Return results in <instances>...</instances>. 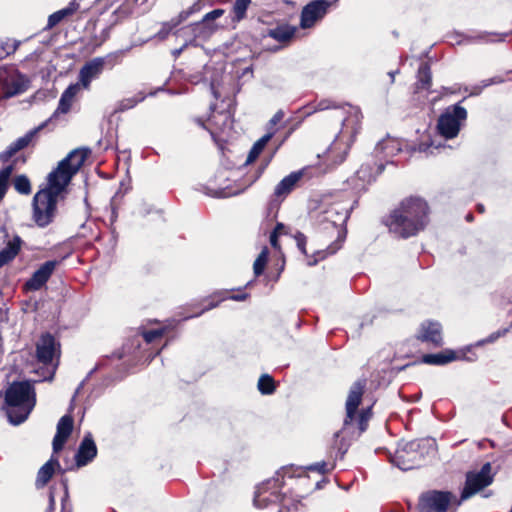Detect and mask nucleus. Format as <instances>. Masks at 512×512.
<instances>
[{
    "label": "nucleus",
    "instance_id": "obj_1",
    "mask_svg": "<svg viewBox=\"0 0 512 512\" xmlns=\"http://www.w3.org/2000/svg\"><path fill=\"white\" fill-rule=\"evenodd\" d=\"M367 385L365 378L355 381L348 392L345 403L346 415L341 430L334 434L333 449L337 450L336 458H343L352 440L357 439L366 431L372 416L371 407L358 412L359 405Z\"/></svg>",
    "mask_w": 512,
    "mask_h": 512
},
{
    "label": "nucleus",
    "instance_id": "obj_2",
    "mask_svg": "<svg viewBox=\"0 0 512 512\" xmlns=\"http://www.w3.org/2000/svg\"><path fill=\"white\" fill-rule=\"evenodd\" d=\"M428 223L429 206L419 197L403 200L386 222L390 232L404 239L415 236L424 230Z\"/></svg>",
    "mask_w": 512,
    "mask_h": 512
},
{
    "label": "nucleus",
    "instance_id": "obj_3",
    "mask_svg": "<svg viewBox=\"0 0 512 512\" xmlns=\"http://www.w3.org/2000/svg\"><path fill=\"white\" fill-rule=\"evenodd\" d=\"M42 381H14L6 389L4 403L7 406V416L10 423L19 425L23 423L36 404L34 383Z\"/></svg>",
    "mask_w": 512,
    "mask_h": 512
},
{
    "label": "nucleus",
    "instance_id": "obj_4",
    "mask_svg": "<svg viewBox=\"0 0 512 512\" xmlns=\"http://www.w3.org/2000/svg\"><path fill=\"white\" fill-rule=\"evenodd\" d=\"M435 452V446L427 439H416L399 446L389 461L400 470L420 467L425 459Z\"/></svg>",
    "mask_w": 512,
    "mask_h": 512
},
{
    "label": "nucleus",
    "instance_id": "obj_5",
    "mask_svg": "<svg viewBox=\"0 0 512 512\" xmlns=\"http://www.w3.org/2000/svg\"><path fill=\"white\" fill-rule=\"evenodd\" d=\"M88 152L89 150L87 149H74L71 151L58 163L57 168L48 174V185L52 188H57L58 191H63L84 164Z\"/></svg>",
    "mask_w": 512,
    "mask_h": 512
},
{
    "label": "nucleus",
    "instance_id": "obj_6",
    "mask_svg": "<svg viewBox=\"0 0 512 512\" xmlns=\"http://www.w3.org/2000/svg\"><path fill=\"white\" fill-rule=\"evenodd\" d=\"M59 348V343L56 342L54 336L50 333L41 335L36 343L37 361L44 365V367L35 371L41 377V380L52 381L54 378L57 364H53V360L55 357H59Z\"/></svg>",
    "mask_w": 512,
    "mask_h": 512
},
{
    "label": "nucleus",
    "instance_id": "obj_7",
    "mask_svg": "<svg viewBox=\"0 0 512 512\" xmlns=\"http://www.w3.org/2000/svg\"><path fill=\"white\" fill-rule=\"evenodd\" d=\"M61 192L49 185L48 188L42 189L34 195L33 220L39 227H46L52 222L56 211L57 197Z\"/></svg>",
    "mask_w": 512,
    "mask_h": 512
},
{
    "label": "nucleus",
    "instance_id": "obj_8",
    "mask_svg": "<svg viewBox=\"0 0 512 512\" xmlns=\"http://www.w3.org/2000/svg\"><path fill=\"white\" fill-rule=\"evenodd\" d=\"M348 218V209L340 203H334L318 213L317 223L320 229L335 232L337 234V241H343L345 237L343 226Z\"/></svg>",
    "mask_w": 512,
    "mask_h": 512
},
{
    "label": "nucleus",
    "instance_id": "obj_9",
    "mask_svg": "<svg viewBox=\"0 0 512 512\" xmlns=\"http://www.w3.org/2000/svg\"><path fill=\"white\" fill-rule=\"evenodd\" d=\"M30 81L14 66L0 67V95L11 98L27 91Z\"/></svg>",
    "mask_w": 512,
    "mask_h": 512
},
{
    "label": "nucleus",
    "instance_id": "obj_10",
    "mask_svg": "<svg viewBox=\"0 0 512 512\" xmlns=\"http://www.w3.org/2000/svg\"><path fill=\"white\" fill-rule=\"evenodd\" d=\"M466 119L467 110L460 103L449 106L440 115L437 122V130L445 139H453L458 135L461 124Z\"/></svg>",
    "mask_w": 512,
    "mask_h": 512
},
{
    "label": "nucleus",
    "instance_id": "obj_11",
    "mask_svg": "<svg viewBox=\"0 0 512 512\" xmlns=\"http://www.w3.org/2000/svg\"><path fill=\"white\" fill-rule=\"evenodd\" d=\"M283 486V482L280 481V473H277L276 477L263 482L257 487L254 496V505L257 508H266L271 504L281 503L283 507L286 497L280 493V489Z\"/></svg>",
    "mask_w": 512,
    "mask_h": 512
},
{
    "label": "nucleus",
    "instance_id": "obj_12",
    "mask_svg": "<svg viewBox=\"0 0 512 512\" xmlns=\"http://www.w3.org/2000/svg\"><path fill=\"white\" fill-rule=\"evenodd\" d=\"M455 496L449 491L429 490L423 492L418 499L419 512H447Z\"/></svg>",
    "mask_w": 512,
    "mask_h": 512
},
{
    "label": "nucleus",
    "instance_id": "obj_13",
    "mask_svg": "<svg viewBox=\"0 0 512 512\" xmlns=\"http://www.w3.org/2000/svg\"><path fill=\"white\" fill-rule=\"evenodd\" d=\"M491 463H485L478 472H469L466 475L464 488L461 492V501L489 486L493 481Z\"/></svg>",
    "mask_w": 512,
    "mask_h": 512
},
{
    "label": "nucleus",
    "instance_id": "obj_14",
    "mask_svg": "<svg viewBox=\"0 0 512 512\" xmlns=\"http://www.w3.org/2000/svg\"><path fill=\"white\" fill-rule=\"evenodd\" d=\"M330 6L331 2L328 0H313L306 4L301 11V28L308 29L313 27L318 21L325 17Z\"/></svg>",
    "mask_w": 512,
    "mask_h": 512
},
{
    "label": "nucleus",
    "instance_id": "obj_15",
    "mask_svg": "<svg viewBox=\"0 0 512 512\" xmlns=\"http://www.w3.org/2000/svg\"><path fill=\"white\" fill-rule=\"evenodd\" d=\"M59 261L49 260L40 265V267L25 282L24 288L27 291L40 290L50 279Z\"/></svg>",
    "mask_w": 512,
    "mask_h": 512
},
{
    "label": "nucleus",
    "instance_id": "obj_16",
    "mask_svg": "<svg viewBox=\"0 0 512 512\" xmlns=\"http://www.w3.org/2000/svg\"><path fill=\"white\" fill-rule=\"evenodd\" d=\"M48 124V121L43 122L39 126L35 127L28 131L24 136L19 137L14 142H12L4 151L0 153V161L7 162L12 158L17 152L28 147L33 143L37 134Z\"/></svg>",
    "mask_w": 512,
    "mask_h": 512
},
{
    "label": "nucleus",
    "instance_id": "obj_17",
    "mask_svg": "<svg viewBox=\"0 0 512 512\" xmlns=\"http://www.w3.org/2000/svg\"><path fill=\"white\" fill-rule=\"evenodd\" d=\"M215 24H207L203 20L184 26L182 33H190L192 36L187 38L193 46H198L199 41H206L216 31Z\"/></svg>",
    "mask_w": 512,
    "mask_h": 512
},
{
    "label": "nucleus",
    "instance_id": "obj_18",
    "mask_svg": "<svg viewBox=\"0 0 512 512\" xmlns=\"http://www.w3.org/2000/svg\"><path fill=\"white\" fill-rule=\"evenodd\" d=\"M106 58L97 57L88 61L79 72V80L84 88H89L93 79L97 78L103 71Z\"/></svg>",
    "mask_w": 512,
    "mask_h": 512
},
{
    "label": "nucleus",
    "instance_id": "obj_19",
    "mask_svg": "<svg viewBox=\"0 0 512 512\" xmlns=\"http://www.w3.org/2000/svg\"><path fill=\"white\" fill-rule=\"evenodd\" d=\"M73 430V418L67 414L60 418L57 424L56 434L52 441L53 452L61 451Z\"/></svg>",
    "mask_w": 512,
    "mask_h": 512
},
{
    "label": "nucleus",
    "instance_id": "obj_20",
    "mask_svg": "<svg viewBox=\"0 0 512 512\" xmlns=\"http://www.w3.org/2000/svg\"><path fill=\"white\" fill-rule=\"evenodd\" d=\"M96 456L97 446L92 438V435L89 433L84 436L75 455L77 467L86 466L88 463L93 461Z\"/></svg>",
    "mask_w": 512,
    "mask_h": 512
},
{
    "label": "nucleus",
    "instance_id": "obj_21",
    "mask_svg": "<svg viewBox=\"0 0 512 512\" xmlns=\"http://www.w3.org/2000/svg\"><path fill=\"white\" fill-rule=\"evenodd\" d=\"M441 325L438 322L427 321L421 324L418 339L439 347L443 344Z\"/></svg>",
    "mask_w": 512,
    "mask_h": 512
},
{
    "label": "nucleus",
    "instance_id": "obj_22",
    "mask_svg": "<svg viewBox=\"0 0 512 512\" xmlns=\"http://www.w3.org/2000/svg\"><path fill=\"white\" fill-rule=\"evenodd\" d=\"M361 112L356 107L349 106L348 116L342 121V129L340 133L343 136H349L353 138L360 129L361 123Z\"/></svg>",
    "mask_w": 512,
    "mask_h": 512
},
{
    "label": "nucleus",
    "instance_id": "obj_23",
    "mask_svg": "<svg viewBox=\"0 0 512 512\" xmlns=\"http://www.w3.org/2000/svg\"><path fill=\"white\" fill-rule=\"evenodd\" d=\"M404 149L408 150V143L398 139L388 138L380 141L375 148L378 155L383 154L384 157H393L401 153Z\"/></svg>",
    "mask_w": 512,
    "mask_h": 512
},
{
    "label": "nucleus",
    "instance_id": "obj_24",
    "mask_svg": "<svg viewBox=\"0 0 512 512\" xmlns=\"http://www.w3.org/2000/svg\"><path fill=\"white\" fill-rule=\"evenodd\" d=\"M56 469L61 470V465L58 459L52 455L51 458L38 470L35 480L36 488H43L50 481Z\"/></svg>",
    "mask_w": 512,
    "mask_h": 512
},
{
    "label": "nucleus",
    "instance_id": "obj_25",
    "mask_svg": "<svg viewBox=\"0 0 512 512\" xmlns=\"http://www.w3.org/2000/svg\"><path fill=\"white\" fill-rule=\"evenodd\" d=\"M79 91H80V84L79 83L69 85L65 89V91L62 93V95L60 97V100H59V103H58V107L55 110L54 114L47 121L48 122L51 121L53 119V117H55L59 113H62V114L67 113L70 110V108H71V105L73 103L74 97L76 96V94Z\"/></svg>",
    "mask_w": 512,
    "mask_h": 512
},
{
    "label": "nucleus",
    "instance_id": "obj_26",
    "mask_svg": "<svg viewBox=\"0 0 512 512\" xmlns=\"http://www.w3.org/2000/svg\"><path fill=\"white\" fill-rule=\"evenodd\" d=\"M301 172H292L284 177L275 187L274 196L276 198H285L294 189L296 183L301 179Z\"/></svg>",
    "mask_w": 512,
    "mask_h": 512
},
{
    "label": "nucleus",
    "instance_id": "obj_27",
    "mask_svg": "<svg viewBox=\"0 0 512 512\" xmlns=\"http://www.w3.org/2000/svg\"><path fill=\"white\" fill-rule=\"evenodd\" d=\"M22 239L15 235L12 240L8 241L6 246L0 250V268L10 263L19 253L21 249Z\"/></svg>",
    "mask_w": 512,
    "mask_h": 512
},
{
    "label": "nucleus",
    "instance_id": "obj_28",
    "mask_svg": "<svg viewBox=\"0 0 512 512\" xmlns=\"http://www.w3.org/2000/svg\"><path fill=\"white\" fill-rule=\"evenodd\" d=\"M457 359H459V356L453 350H445L436 354H425L422 356V362L429 365H445Z\"/></svg>",
    "mask_w": 512,
    "mask_h": 512
},
{
    "label": "nucleus",
    "instance_id": "obj_29",
    "mask_svg": "<svg viewBox=\"0 0 512 512\" xmlns=\"http://www.w3.org/2000/svg\"><path fill=\"white\" fill-rule=\"evenodd\" d=\"M80 5L77 0L71 1L67 7L52 13L48 17L47 28L51 29L59 24L64 18L72 15L79 9Z\"/></svg>",
    "mask_w": 512,
    "mask_h": 512
},
{
    "label": "nucleus",
    "instance_id": "obj_30",
    "mask_svg": "<svg viewBox=\"0 0 512 512\" xmlns=\"http://www.w3.org/2000/svg\"><path fill=\"white\" fill-rule=\"evenodd\" d=\"M432 83V74L430 65L428 63H422L419 66L417 73L416 91L429 90Z\"/></svg>",
    "mask_w": 512,
    "mask_h": 512
},
{
    "label": "nucleus",
    "instance_id": "obj_31",
    "mask_svg": "<svg viewBox=\"0 0 512 512\" xmlns=\"http://www.w3.org/2000/svg\"><path fill=\"white\" fill-rule=\"evenodd\" d=\"M372 167L369 164H363L356 172V177L363 182L371 183L376 179V176L381 174L384 170V165L379 164L376 168L375 173L372 171Z\"/></svg>",
    "mask_w": 512,
    "mask_h": 512
},
{
    "label": "nucleus",
    "instance_id": "obj_32",
    "mask_svg": "<svg viewBox=\"0 0 512 512\" xmlns=\"http://www.w3.org/2000/svg\"><path fill=\"white\" fill-rule=\"evenodd\" d=\"M295 34V28L290 26H278L274 29H270L268 35L278 42H287Z\"/></svg>",
    "mask_w": 512,
    "mask_h": 512
},
{
    "label": "nucleus",
    "instance_id": "obj_33",
    "mask_svg": "<svg viewBox=\"0 0 512 512\" xmlns=\"http://www.w3.org/2000/svg\"><path fill=\"white\" fill-rule=\"evenodd\" d=\"M271 140V133H266L258 139L252 146L246 159V164L252 163L263 151L267 143Z\"/></svg>",
    "mask_w": 512,
    "mask_h": 512
},
{
    "label": "nucleus",
    "instance_id": "obj_34",
    "mask_svg": "<svg viewBox=\"0 0 512 512\" xmlns=\"http://www.w3.org/2000/svg\"><path fill=\"white\" fill-rule=\"evenodd\" d=\"M20 45L21 41L19 40L11 38H0V60H3L8 56L14 54Z\"/></svg>",
    "mask_w": 512,
    "mask_h": 512
},
{
    "label": "nucleus",
    "instance_id": "obj_35",
    "mask_svg": "<svg viewBox=\"0 0 512 512\" xmlns=\"http://www.w3.org/2000/svg\"><path fill=\"white\" fill-rule=\"evenodd\" d=\"M211 109H213V112L209 120L212 124L219 126V129L223 131L231 127L232 121L229 112H215L213 106H211Z\"/></svg>",
    "mask_w": 512,
    "mask_h": 512
},
{
    "label": "nucleus",
    "instance_id": "obj_36",
    "mask_svg": "<svg viewBox=\"0 0 512 512\" xmlns=\"http://www.w3.org/2000/svg\"><path fill=\"white\" fill-rule=\"evenodd\" d=\"M181 23L182 22L179 20L177 16L170 19L169 21L163 22L160 30L154 35V38H157L161 41L165 40L172 32V30L179 26Z\"/></svg>",
    "mask_w": 512,
    "mask_h": 512
},
{
    "label": "nucleus",
    "instance_id": "obj_37",
    "mask_svg": "<svg viewBox=\"0 0 512 512\" xmlns=\"http://www.w3.org/2000/svg\"><path fill=\"white\" fill-rule=\"evenodd\" d=\"M251 4V0H235L232 7L233 21H241L246 17V11Z\"/></svg>",
    "mask_w": 512,
    "mask_h": 512
},
{
    "label": "nucleus",
    "instance_id": "obj_38",
    "mask_svg": "<svg viewBox=\"0 0 512 512\" xmlns=\"http://www.w3.org/2000/svg\"><path fill=\"white\" fill-rule=\"evenodd\" d=\"M257 387L261 394L270 395L275 391V381L270 375L263 374L258 380Z\"/></svg>",
    "mask_w": 512,
    "mask_h": 512
},
{
    "label": "nucleus",
    "instance_id": "obj_39",
    "mask_svg": "<svg viewBox=\"0 0 512 512\" xmlns=\"http://www.w3.org/2000/svg\"><path fill=\"white\" fill-rule=\"evenodd\" d=\"M145 97L146 96L143 93H139L137 96L122 99L118 102L115 112H124L129 110L135 107L139 102H142Z\"/></svg>",
    "mask_w": 512,
    "mask_h": 512
},
{
    "label": "nucleus",
    "instance_id": "obj_40",
    "mask_svg": "<svg viewBox=\"0 0 512 512\" xmlns=\"http://www.w3.org/2000/svg\"><path fill=\"white\" fill-rule=\"evenodd\" d=\"M15 190L23 195H28L31 193V184L30 180L26 175H18L15 177L13 182Z\"/></svg>",
    "mask_w": 512,
    "mask_h": 512
},
{
    "label": "nucleus",
    "instance_id": "obj_41",
    "mask_svg": "<svg viewBox=\"0 0 512 512\" xmlns=\"http://www.w3.org/2000/svg\"><path fill=\"white\" fill-rule=\"evenodd\" d=\"M268 253H269L268 248L264 247V249L260 252L258 257L256 258V260L253 264V270H254L255 276H260L263 273L265 266L267 264Z\"/></svg>",
    "mask_w": 512,
    "mask_h": 512
},
{
    "label": "nucleus",
    "instance_id": "obj_42",
    "mask_svg": "<svg viewBox=\"0 0 512 512\" xmlns=\"http://www.w3.org/2000/svg\"><path fill=\"white\" fill-rule=\"evenodd\" d=\"M203 0H197L196 2H194L188 9L186 10H183L181 11L177 17L179 18V20L183 23L184 21H186L191 15L199 12L202 7H203V4H202Z\"/></svg>",
    "mask_w": 512,
    "mask_h": 512
},
{
    "label": "nucleus",
    "instance_id": "obj_43",
    "mask_svg": "<svg viewBox=\"0 0 512 512\" xmlns=\"http://www.w3.org/2000/svg\"><path fill=\"white\" fill-rule=\"evenodd\" d=\"M284 118V112L282 110L277 111L273 117L269 120L266 126V133H271V138L275 135L277 131V124L280 123Z\"/></svg>",
    "mask_w": 512,
    "mask_h": 512
},
{
    "label": "nucleus",
    "instance_id": "obj_44",
    "mask_svg": "<svg viewBox=\"0 0 512 512\" xmlns=\"http://www.w3.org/2000/svg\"><path fill=\"white\" fill-rule=\"evenodd\" d=\"M165 332L164 328L152 329V330H144L141 332L143 339L146 343H152L156 339L161 338Z\"/></svg>",
    "mask_w": 512,
    "mask_h": 512
},
{
    "label": "nucleus",
    "instance_id": "obj_45",
    "mask_svg": "<svg viewBox=\"0 0 512 512\" xmlns=\"http://www.w3.org/2000/svg\"><path fill=\"white\" fill-rule=\"evenodd\" d=\"M509 34H510V33H503V34L498 35V36H499V38H498V39H496V41H497V42H502V41H504V40H505V38H506ZM491 35H492V34H490V33H486V32H484V33H480V34H478V35H477V36H475V37H470L469 39H471V40L486 41V42H495V40H493V39H489V37H490Z\"/></svg>",
    "mask_w": 512,
    "mask_h": 512
},
{
    "label": "nucleus",
    "instance_id": "obj_46",
    "mask_svg": "<svg viewBox=\"0 0 512 512\" xmlns=\"http://www.w3.org/2000/svg\"><path fill=\"white\" fill-rule=\"evenodd\" d=\"M224 14L223 9H214L207 13L202 20L206 22L207 24H214V20L221 17Z\"/></svg>",
    "mask_w": 512,
    "mask_h": 512
},
{
    "label": "nucleus",
    "instance_id": "obj_47",
    "mask_svg": "<svg viewBox=\"0 0 512 512\" xmlns=\"http://www.w3.org/2000/svg\"><path fill=\"white\" fill-rule=\"evenodd\" d=\"M327 466L328 464L325 461H321L308 466L307 469L310 471H316L320 474H325L333 468V466H331L330 468H328Z\"/></svg>",
    "mask_w": 512,
    "mask_h": 512
},
{
    "label": "nucleus",
    "instance_id": "obj_48",
    "mask_svg": "<svg viewBox=\"0 0 512 512\" xmlns=\"http://www.w3.org/2000/svg\"><path fill=\"white\" fill-rule=\"evenodd\" d=\"M508 331H509V329L505 328V329L493 332L486 339L482 340L480 343L481 344L492 343V342L496 341L498 338H500L501 336H504Z\"/></svg>",
    "mask_w": 512,
    "mask_h": 512
},
{
    "label": "nucleus",
    "instance_id": "obj_49",
    "mask_svg": "<svg viewBox=\"0 0 512 512\" xmlns=\"http://www.w3.org/2000/svg\"><path fill=\"white\" fill-rule=\"evenodd\" d=\"M432 145H433V143H427V142H422L417 147L408 145V151L410 153H413L416 151L422 152V153H428V151Z\"/></svg>",
    "mask_w": 512,
    "mask_h": 512
},
{
    "label": "nucleus",
    "instance_id": "obj_50",
    "mask_svg": "<svg viewBox=\"0 0 512 512\" xmlns=\"http://www.w3.org/2000/svg\"><path fill=\"white\" fill-rule=\"evenodd\" d=\"M503 82H504V78L502 76H494V77L483 80L480 85L484 89L488 86L495 85V84H501Z\"/></svg>",
    "mask_w": 512,
    "mask_h": 512
},
{
    "label": "nucleus",
    "instance_id": "obj_51",
    "mask_svg": "<svg viewBox=\"0 0 512 512\" xmlns=\"http://www.w3.org/2000/svg\"><path fill=\"white\" fill-rule=\"evenodd\" d=\"M98 368H99V366H98V365H96V366H95V367H94V368H93V369L88 373L87 377H86V378H85V379H84V380L79 384V386L77 387V389H76V391H75V394H74V395H73V397H72V401H71L70 409H72V407H73L72 405H73V402H74V400H75V398H76V395H77V394L80 392V390L83 388L85 381H86V380H87V379H88V378H89V377H90V376H91L95 371H97V370H98Z\"/></svg>",
    "mask_w": 512,
    "mask_h": 512
},
{
    "label": "nucleus",
    "instance_id": "obj_52",
    "mask_svg": "<svg viewBox=\"0 0 512 512\" xmlns=\"http://www.w3.org/2000/svg\"><path fill=\"white\" fill-rule=\"evenodd\" d=\"M295 239H296V242H297V246L301 250V252L302 253H306V250H305L306 237H305V235L303 233H301V232H298L295 235Z\"/></svg>",
    "mask_w": 512,
    "mask_h": 512
},
{
    "label": "nucleus",
    "instance_id": "obj_53",
    "mask_svg": "<svg viewBox=\"0 0 512 512\" xmlns=\"http://www.w3.org/2000/svg\"><path fill=\"white\" fill-rule=\"evenodd\" d=\"M338 106L332 105V101L328 99L321 100L316 107L317 111L327 110L330 108H337Z\"/></svg>",
    "mask_w": 512,
    "mask_h": 512
},
{
    "label": "nucleus",
    "instance_id": "obj_54",
    "mask_svg": "<svg viewBox=\"0 0 512 512\" xmlns=\"http://www.w3.org/2000/svg\"><path fill=\"white\" fill-rule=\"evenodd\" d=\"M55 511V495L54 491L51 488L48 495V506L45 512H54Z\"/></svg>",
    "mask_w": 512,
    "mask_h": 512
},
{
    "label": "nucleus",
    "instance_id": "obj_55",
    "mask_svg": "<svg viewBox=\"0 0 512 512\" xmlns=\"http://www.w3.org/2000/svg\"><path fill=\"white\" fill-rule=\"evenodd\" d=\"M63 486H64V494L61 498V506L67 507L72 504L69 501V491H68V485H67L66 481L63 482Z\"/></svg>",
    "mask_w": 512,
    "mask_h": 512
},
{
    "label": "nucleus",
    "instance_id": "obj_56",
    "mask_svg": "<svg viewBox=\"0 0 512 512\" xmlns=\"http://www.w3.org/2000/svg\"><path fill=\"white\" fill-rule=\"evenodd\" d=\"M190 45L193 46V44L188 39H186L185 42L183 43V45L180 48L175 49V50L172 51L173 57L174 58H178L181 55V53Z\"/></svg>",
    "mask_w": 512,
    "mask_h": 512
},
{
    "label": "nucleus",
    "instance_id": "obj_57",
    "mask_svg": "<svg viewBox=\"0 0 512 512\" xmlns=\"http://www.w3.org/2000/svg\"><path fill=\"white\" fill-rule=\"evenodd\" d=\"M270 244L273 248H279V244H278V235L276 234V232H272L271 235H270Z\"/></svg>",
    "mask_w": 512,
    "mask_h": 512
},
{
    "label": "nucleus",
    "instance_id": "obj_58",
    "mask_svg": "<svg viewBox=\"0 0 512 512\" xmlns=\"http://www.w3.org/2000/svg\"><path fill=\"white\" fill-rule=\"evenodd\" d=\"M248 297L247 293L233 294L229 298L234 301H244Z\"/></svg>",
    "mask_w": 512,
    "mask_h": 512
},
{
    "label": "nucleus",
    "instance_id": "obj_59",
    "mask_svg": "<svg viewBox=\"0 0 512 512\" xmlns=\"http://www.w3.org/2000/svg\"><path fill=\"white\" fill-rule=\"evenodd\" d=\"M483 88L481 85H475L472 87L471 91L469 92L470 96H477L482 92Z\"/></svg>",
    "mask_w": 512,
    "mask_h": 512
},
{
    "label": "nucleus",
    "instance_id": "obj_60",
    "mask_svg": "<svg viewBox=\"0 0 512 512\" xmlns=\"http://www.w3.org/2000/svg\"><path fill=\"white\" fill-rule=\"evenodd\" d=\"M182 31H183V27L180 28L179 30H177L175 32L176 37L182 38L185 41L187 38H190L192 36L190 33H188V32L187 33H182Z\"/></svg>",
    "mask_w": 512,
    "mask_h": 512
},
{
    "label": "nucleus",
    "instance_id": "obj_61",
    "mask_svg": "<svg viewBox=\"0 0 512 512\" xmlns=\"http://www.w3.org/2000/svg\"><path fill=\"white\" fill-rule=\"evenodd\" d=\"M237 193L234 192V193H228V192H225L224 190L223 191H219L217 192L216 196L217 197H229V196H232V195H236Z\"/></svg>",
    "mask_w": 512,
    "mask_h": 512
},
{
    "label": "nucleus",
    "instance_id": "obj_62",
    "mask_svg": "<svg viewBox=\"0 0 512 512\" xmlns=\"http://www.w3.org/2000/svg\"><path fill=\"white\" fill-rule=\"evenodd\" d=\"M39 54H40V53H38L37 51H35V52H33V53L29 54V55L25 58V60H26V61H31V60H33L34 58L38 57V56H39Z\"/></svg>",
    "mask_w": 512,
    "mask_h": 512
},
{
    "label": "nucleus",
    "instance_id": "obj_63",
    "mask_svg": "<svg viewBox=\"0 0 512 512\" xmlns=\"http://www.w3.org/2000/svg\"><path fill=\"white\" fill-rule=\"evenodd\" d=\"M285 228L284 224L282 223H277L275 229L273 230V232H276V234L278 235L280 233L281 230H283Z\"/></svg>",
    "mask_w": 512,
    "mask_h": 512
},
{
    "label": "nucleus",
    "instance_id": "obj_64",
    "mask_svg": "<svg viewBox=\"0 0 512 512\" xmlns=\"http://www.w3.org/2000/svg\"><path fill=\"white\" fill-rule=\"evenodd\" d=\"M60 512H72V505H69L67 507L61 506Z\"/></svg>",
    "mask_w": 512,
    "mask_h": 512
}]
</instances>
